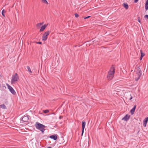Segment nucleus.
Returning a JSON list of instances; mask_svg holds the SVG:
<instances>
[{
  "label": "nucleus",
  "mask_w": 148,
  "mask_h": 148,
  "mask_svg": "<svg viewBox=\"0 0 148 148\" xmlns=\"http://www.w3.org/2000/svg\"><path fill=\"white\" fill-rule=\"evenodd\" d=\"M35 126L36 128L37 129L40 130L42 132V133H43L45 130V128L46 126L38 122H36Z\"/></svg>",
  "instance_id": "1"
},
{
  "label": "nucleus",
  "mask_w": 148,
  "mask_h": 148,
  "mask_svg": "<svg viewBox=\"0 0 148 148\" xmlns=\"http://www.w3.org/2000/svg\"><path fill=\"white\" fill-rule=\"evenodd\" d=\"M115 73V69L114 67H112L108 72L107 78L108 80H111L113 77Z\"/></svg>",
  "instance_id": "2"
},
{
  "label": "nucleus",
  "mask_w": 148,
  "mask_h": 148,
  "mask_svg": "<svg viewBox=\"0 0 148 148\" xmlns=\"http://www.w3.org/2000/svg\"><path fill=\"white\" fill-rule=\"evenodd\" d=\"M18 80H19L18 76L17 73H16L12 76L11 84H14L16 83L18 81Z\"/></svg>",
  "instance_id": "3"
},
{
  "label": "nucleus",
  "mask_w": 148,
  "mask_h": 148,
  "mask_svg": "<svg viewBox=\"0 0 148 148\" xmlns=\"http://www.w3.org/2000/svg\"><path fill=\"white\" fill-rule=\"evenodd\" d=\"M141 75V71L140 68H138L136 72V74L135 75V80L136 81H137L140 79Z\"/></svg>",
  "instance_id": "4"
},
{
  "label": "nucleus",
  "mask_w": 148,
  "mask_h": 148,
  "mask_svg": "<svg viewBox=\"0 0 148 148\" xmlns=\"http://www.w3.org/2000/svg\"><path fill=\"white\" fill-rule=\"evenodd\" d=\"M50 32V31H48L44 33L42 37V39L43 40L45 41L47 39V36L49 35Z\"/></svg>",
  "instance_id": "5"
},
{
  "label": "nucleus",
  "mask_w": 148,
  "mask_h": 148,
  "mask_svg": "<svg viewBox=\"0 0 148 148\" xmlns=\"http://www.w3.org/2000/svg\"><path fill=\"white\" fill-rule=\"evenodd\" d=\"M7 86L8 89L9 90L11 93L14 95L16 93V92H15L14 90L13 89V88L8 84H7Z\"/></svg>",
  "instance_id": "6"
},
{
  "label": "nucleus",
  "mask_w": 148,
  "mask_h": 148,
  "mask_svg": "<svg viewBox=\"0 0 148 148\" xmlns=\"http://www.w3.org/2000/svg\"><path fill=\"white\" fill-rule=\"evenodd\" d=\"M29 119V116L28 115L24 116L22 118V120L24 122H27L28 121Z\"/></svg>",
  "instance_id": "7"
},
{
  "label": "nucleus",
  "mask_w": 148,
  "mask_h": 148,
  "mask_svg": "<svg viewBox=\"0 0 148 148\" xmlns=\"http://www.w3.org/2000/svg\"><path fill=\"white\" fill-rule=\"evenodd\" d=\"M130 116L127 114L122 119V120L125 121H127L130 118Z\"/></svg>",
  "instance_id": "8"
},
{
  "label": "nucleus",
  "mask_w": 148,
  "mask_h": 148,
  "mask_svg": "<svg viewBox=\"0 0 148 148\" xmlns=\"http://www.w3.org/2000/svg\"><path fill=\"white\" fill-rule=\"evenodd\" d=\"M85 125H86L85 122L83 121H82V136L83 134L84 133V129L85 127Z\"/></svg>",
  "instance_id": "9"
},
{
  "label": "nucleus",
  "mask_w": 148,
  "mask_h": 148,
  "mask_svg": "<svg viewBox=\"0 0 148 148\" xmlns=\"http://www.w3.org/2000/svg\"><path fill=\"white\" fill-rule=\"evenodd\" d=\"M148 121V117L145 118L143 122V126L144 127H146V126L147 123Z\"/></svg>",
  "instance_id": "10"
},
{
  "label": "nucleus",
  "mask_w": 148,
  "mask_h": 148,
  "mask_svg": "<svg viewBox=\"0 0 148 148\" xmlns=\"http://www.w3.org/2000/svg\"><path fill=\"white\" fill-rule=\"evenodd\" d=\"M136 105H135L134 106V107L130 110V113H131V114L132 115H133V114H134V111H135V110L136 109Z\"/></svg>",
  "instance_id": "11"
},
{
  "label": "nucleus",
  "mask_w": 148,
  "mask_h": 148,
  "mask_svg": "<svg viewBox=\"0 0 148 148\" xmlns=\"http://www.w3.org/2000/svg\"><path fill=\"white\" fill-rule=\"evenodd\" d=\"M47 25H44L42 26L40 28V32H42L45 29V28L47 27Z\"/></svg>",
  "instance_id": "12"
},
{
  "label": "nucleus",
  "mask_w": 148,
  "mask_h": 148,
  "mask_svg": "<svg viewBox=\"0 0 148 148\" xmlns=\"http://www.w3.org/2000/svg\"><path fill=\"white\" fill-rule=\"evenodd\" d=\"M50 138L53 139L54 140H56L57 138V137L56 135L51 136H50Z\"/></svg>",
  "instance_id": "13"
},
{
  "label": "nucleus",
  "mask_w": 148,
  "mask_h": 148,
  "mask_svg": "<svg viewBox=\"0 0 148 148\" xmlns=\"http://www.w3.org/2000/svg\"><path fill=\"white\" fill-rule=\"evenodd\" d=\"M145 8L146 10H147L148 9V0H147L146 1L145 5Z\"/></svg>",
  "instance_id": "14"
},
{
  "label": "nucleus",
  "mask_w": 148,
  "mask_h": 148,
  "mask_svg": "<svg viewBox=\"0 0 148 148\" xmlns=\"http://www.w3.org/2000/svg\"><path fill=\"white\" fill-rule=\"evenodd\" d=\"M123 5L126 9H127L128 8V6L127 3H123Z\"/></svg>",
  "instance_id": "15"
},
{
  "label": "nucleus",
  "mask_w": 148,
  "mask_h": 148,
  "mask_svg": "<svg viewBox=\"0 0 148 148\" xmlns=\"http://www.w3.org/2000/svg\"><path fill=\"white\" fill-rule=\"evenodd\" d=\"M0 108L3 109H6V107L4 104L0 105Z\"/></svg>",
  "instance_id": "16"
},
{
  "label": "nucleus",
  "mask_w": 148,
  "mask_h": 148,
  "mask_svg": "<svg viewBox=\"0 0 148 148\" xmlns=\"http://www.w3.org/2000/svg\"><path fill=\"white\" fill-rule=\"evenodd\" d=\"M27 71L29 72V73H32V71L31 70L30 67L29 66H27Z\"/></svg>",
  "instance_id": "17"
},
{
  "label": "nucleus",
  "mask_w": 148,
  "mask_h": 148,
  "mask_svg": "<svg viewBox=\"0 0 148 148\" xmlns=\"http://www.w3.org/2000/svg\"><path fill=\"white\" fill-rule=\"evenodd\" d=\"M41 25V24L40 23H38L36 24V27L37 28H39L40 27Z\"/></svg>",
  "instance_id": "18"
},
{
  "label": "nucleus",
  "mask_w": 148,
  "mask_h": 148,
  "mask_svg": "<svg viewBox=\"0 0 148 148\" xmlns=\"http://www.w3.org/2000/svg\"><path fill=\"white\" fill-rule=\"evenodd\" d=\"M5 12V11L4 9L2 11V14L3 16L4 17H5V15L4 14V13Z\"/></svg>",
  "instance_id": "19"
},
{
  "label": "nucleus",
  "mask_w": 148,
  "mask_h": 148,
  "mask_svg": "<svg viewBox=\"0 0 148 148\" xmlns=\"http://www.w3.org/2000/svg\"><path fill=\"white\" fill-rule=\"evenodd\" d=\"M42 1L44 3L47 4H48V3L46 0H42Z\"/></svg>",
  "instance_id": "20"
},
{
  "label": "nucleus",
  "mask_w": 148,
  "mask_h": 148,
  "mask_svg": "<svg viewBox=\"0 0 148 148\" xmlns=\"http://www.w3.org/2000/svg\"><path fill=\"white\" fill-rule=\"evenodd\" d=\"M140 52H141L140 56H141V57H143L145 56V54L144 53H143L141 50H140Z\"/></svg>",
  "instance_id": "21"
},
{
  "label": "nucleus",
  "mask_w": 148,
  "mask_h": 148,
  "mask_svg": "<svg viewBox=\"0 0 148 148\" xmlns=\"http://www.w3.org/2000/svg\"><path fill=\"white\" fill-rule=\"evenodd\" d=\"M43 112L45 113H47L49 112L48 110H47L43 111Z\"/></svg>",
  "instance_id": "22"
},
{
  "label": "nucleus",
  "mask_w": 148,
  "mask_h": 148,
  "mask_svg": "<svg viewBox=\"0 0 148 148\" xmlns=\"http://www.w3.org/2000/svg\"><path fill=\"white\" fill-rule=\"evenodd\" d=\"M129 96H130V97L129 98V100H131L132 99L133 97H132V96H131V95L130 94Z\"/></svg>",
  "instance_id": "23"
},
{
  "label": "nucleus",
  "mask_w": 148,
  "mask_h": 148,
  "mask_svg": "<svg viewBox=\"0 0 148 148\" xmlns=\"http://www.w3.org/2000/svg\"><path fill=\"white\" fill-rule=\"evenodd\" d=\"M75 17L76 18H77L79 16L78 14L77 13H75Z\"/></svg>",
  "instance_id": "24"
},
{
  "label": "nucleus",
  "mask_w": 148,
  "mask_h": 148,
  "mask_svg": "<svg viewBox=\"0 0 148 148\" xmlns=\"http://www.w3.org/2000/svg\"><path fill=\"white\" fill-rule=\"evenodd\" d=\"M90 17V16H88L87 17H84V19H87V18H89V17Z\"/></svg>",
  "instance_id": "25"
},
{
  "label": "nucleus",
  "mask_w": 148,
  "mask_h": 148,
  "mask_svg": "<svg viewBox=\"0 0 148 148\" xmlns=\"http://www.w3.org/2000/svg\"><path fill=\"white\" fill-rule=\"evenodd\" d=\"M145 18H147L148 19V15H145L144 16Z\"/></svg>",
  "instance_id": "26"
},
{
  "label": "nucleus",
  "mask_w": 148,
  "mask_h": 148,
  "mask_svg": "<svg viewBox=\"0 0 148 148\" xmlns=\"http://www.w3.org/2000/svg\"><path fill=\"white\" fill-rule=\"evenodd\" d=\"M138 0H134V2L135 3H136L138 2Z\"/></svg>",
  "instance_id": "27"
},
{
  "label": "nucleus",
  "mask_w": 148,
  "mask_h": 148,
  "mask_svg": "<svg viewBox=\"0 0 148 148\" xmlns=\"http://www.w3.org/2000/svg\"><path fill=\"white\" fill-rule=\"evenodd\" d=\"M142 58H143V57H141V56L140 57V60H141L142 59Z\"/></svg>",
  "instance_id": "28"
},
{
  "label": "nucleus",
  "mask_w": 148,
  "mask_h": 148,
  "mask_svg": "<svg viewBox=\"0 0 148 148\" xmlns=\"http://www.w3.org/2000/svg\"><path fill=\"white\" fill-rule=\"evenodd\" d=\"M37 43L39 44H41L42 43L41 42H37Z\"/></svg>",
  "instance_id": "29"
},
{
  "label": "nucleus",
  "mask_w": 148,
  "mask_h": 148,
  "mask_svg": "<svg viewBox=\"0 0 148 148\" xmlns=\"http://www.w3.org/2000/svg\"><path fill=\"white\" fill-rule=\"evenodd\" d=\"M48 148H52L51 147H47Z\"/></svg>",
  "instance_id": "30"
},
{
  "label": "nucleus",
  "mask_w": 148,
  "mask_h": 148,
  "mask_svg": "<svg viewBox=\"0 0 148 148\" xmlns=\"http://www.w3.org/2000/svg\"><path fill=\"white\" fill-rule=\"evenodd\" d=\"M40 23L41 24V25H42L44 23V22H42V23Z\"/></svg>",
  "instance_id": "31"
},
{
  "label": "nucleus",
  "mask_w": 148,
  "mask_h": 148,
  "mask_svg": "<svg viewBox=\"0 0 148 148\" xmlns=\"http://www.w3.org/2000/svg\"><path fill=\"white\" fill-rule=\"evenodd\" d=\"M138 22H139V23H140V20H138Z\"/></svg>",
  "instance_id": "32"
},
{
  "label": "nucleus",
  "mask_w": 148,
  "mask_h": 148,
  "mask_svg": "<svg viewBox=\"0 0 148 148\" xmlns=\"http://www.w3.org/2000/svg\"><path fill=\"white\" fill-rule=\"evenodd\" d=\"M60 118H61V116H60Z\"/></svg>",
  "instance_id": "33"
},
{
  "label": "nucleus",
  "mask_w": 148,
  "mask_h": 148,
  "mask_svg": "<svg viewBox=\"0 0 148 148\" xmlns=\"http://www.w3.org/2000/svg\"><path fill=\"white\" fill-rule=\"evenodd\" d=\"M60 118H61V116H60Z\"/></svg>",
  "instance_id": "34"
},
{
  "label": "nucleus",
  "mask_w": 148,
  "mask_h": 148,
  "mask_svg": "<svg viewBox=\"0 0 148 148\" xmlns=\"http://www.w3.org/2000/svg\"><path fill=\"white\" fill-rule=\"evenodd\" d=\"M95 41V40H94V41H93V42H94Z\"/></svg>",
  "instance_id": "35"
}]
</instances>
